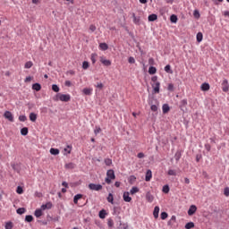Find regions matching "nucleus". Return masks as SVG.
I'll use <instances>...</instances> for the list:
<instances>
[{"label":"nucleus","instance_id":"47","mask_svg":"<svg viewBox=\"0 0 229 229\" xmlns=\"http://www.w3.org/2000/svg\"><path fill=\"white\" fill-rule=\"evenodd\" d=\"M107 225L109 226V228H112V226H114V220L112 218H109L107 220Z\"/></svg>","mask_w":229,"mask_h":229},{"label":"nucleus","instance_id":"26","mask_svg":"<svg viewBox=\"0 0 229 229\" xmlns=\"http://www.w3.org/2000/svg\"><path fill=\"white\" fill-rule=\"evenodd\" d=\"M65 169H74L76 167V165L74 163H68L64 165Z\"/></svg>","mask_w":229,"mask_h":229},{"label":"nucleus","instance_id":"63","mask_svg":"<svg viewBox=\"0 0 229 229\" xmlns=\"http://www.w3.org/2000/svg\"><path fill=\"white\" fill-rule=\"evenodd\" d=\"M138 158H144V153L142 152L138 153Z\"/></svg>","mask_w":229,"mask_h":229},{"label":"nucleus","instance_id":"29","mask_svg":"<svg viewBox=\"0 0 229 229\" xmlns=\"http://www.w3.org/2000/svg\"><path fill=\"white\" fill-rule=\"evenodd\" d=\"M51 155H60V150L58 148H50Z\"/></svg>","mask_w":229,"mask_h":229},{"label":"nucleus","instance_id":"31","mask_svg":"<svg viewBox=\"0 0 229 229\" xmlns=\"http://www.w3.org/2000/svg\"><path fill=\"white\" fill-rule=\"evenodd\" d=\"M107 201L108 203H111L112 205H114V195L112 193L108 194Z\"/></svg>","mask_w":229,"mask_h":229},{"label":"nucleus","instance_id":"64","mask_svg":"<svg viewBox=\"0 0 229 229\" xmlns=\"http://www.w3.org/2000/svg\"><path fill=\"white\" fill-rule=\"evenodd\" d=\"M224 17H229V11H225L223 13Z\"/></svg>","mask_w":229,"mask_h":229},{"label":"nucleus","instance_id":"18","mask_svg":"<svg viewBox=\"0 0 229 229\" xmlns=\"http://www.w3.org/2000/svg\"><path fill=\"white\" fill-rule=\"evenodd\" d=\"M132 18H133V23L139 26V24H140V17H136L135 13H133Z\"/></svg>","mask_w":229,"mask_h":229},{"label":"nucleus","instance_id":"2","mask_svg":"<svg viewBox=\"0 0 229 229\" xmlns=\"http://www.w3.org/2000/svg\"><path fill=\"white\" fill-rule=\"evenodd\" d=\"M112 180H115V173L114 172V170H108L106 172V182L110 184L112 183Z\"/></svg>","mask_w":229,"mask_h":229},{"label":"nucleus","instance_id":"24","mask_svg":"<svg viewBox=\"0 0 229 229\" xmlns=\"http://www.w3.org/2000/svg\"><path fill=\"white\" fill-rule=\"evenodd\" d=\"M162 109H163V114H167L169 110H171V108L169 107V105L167 104L163 105Z\"/></svg>","mask_w":229,"mask_h":229},{"label":"nucleus","instance_id":"12","mask_svg":"<svg viewBox=\"0 0 229 229\" xmlns=\"http://www.w3.org/2000/svg\"><path fill=\"white\" fill-rule=\"evenodd\" d=\"M34 216L36 217H42V216H44L43 209L41 208H38V209H36L35 212H34Z\"/></svg>","mask_w":229,"mask_h":229},{"label":"nucleus","instance_id":"37","mask_svg":"<svg viewBox=\"0 0 229 229\" xmlns=\"http://www.w3.org/2000/svg\"><path fill=\"white\" fill-rule=\"evenodd\" d=\"M25 221H26L27 223H31V221H33V216H31V215L26 216H25Z\"/></svg>","mask_w":229,"mask_h":229},{"label":"nucleus","instance_id":"56","mask_svg":"<svg viewBox=\"0 0 229 229\" xmlns=\"http://www.w3.org/2000/svg\"><path fill=\"white\" fill-rule=\"evenodd\" d=\"M151 81H153V83H158V77L153 76V77L151 78Z\"/></svg>","mask_w":229,"mask_h":229},{"label":"nucleus","instance_id":"52","mask_svg":"<svg viewBox=\"0 0 229 229\" xmlns=\"http://www.w3.org/2000/svg\"><path fill=\"white\" fill-rule=\"evenodd\" d=\"M167 216H168V215H167L166 212H162L161 213V219H163V220L167 219Z\"/></svg>","mask_w":229,"mask_h":229},{"label":"nucleus","instance_id":"51","mask_svg":"<svg viewBox=\"0 0 229 229\" xmlns=\"http://www.w3.org/2000/svg\"><path fill=\"white\" fill-rule=\"evenodd\" d=\"M150 110H152V112H157L158 110V106L157 105H152L150 106Z\"/></svg>","mask_w":229,"mask_h":229},{"label":"nucleus","instance_id":"44","mask_svg":"<svg viewBox=\"0 0 229 229\" xmlns=\"http://www.w3.org/2000/svg\"><path fill=\"white\" fill-rule=\"evenodd\" d=\"M16 192H17V194H23L24 190L22 189V187L18 186L16 189Z\"/></svg>","mask_w":229,"mask_h":229},{"label":"nucleus","instance_id":"16","mask_svg":"<svg viewBox=\"0 0 229 229\" xmlns=\"http://www.w3.org/2000/svg\"><path fill=\"white\" fill-rule=\"evenodd\" d=\"M146 199L148 203H153V200L155 199V197L149 192L146 194Z\"/></svg>","mask_w":229,"mask_h":229},{"label":"nucleus","instance_id":"23","mask_svg":"<svg viewBox=\"0 0 229 229\" xmlns=\"http://www.w3.org/2000/svg\"><path fill=\"white\" fill-rule=\"evenodd\" d=\"M90 60L94 65V64H96V62L98 60V54H96V53L91 54Z\"/></svg>","mask_w":229,"mask_h":229},{"label":"nucleus","instance_id":"10","mask_svg":"<svg viewBox=\"0 0 229 229\" xmlns=\"http://www.w3.org/2000/svg\"><path fill=\"white\" fill-rule=\"evenodd\" d=\"M123 201H125L126 203H130V201H131V197H130V192L125 191L123 192Z\"/></svg>","mask_w":229,"mask_h":229},{"label":"nucleus","instance_id":"39","mask_svg":"<svg viewBox=\"0 0 229 229\" xmlns=\"http://www.w3.org/2000/svg\"><path fill=\"white\" fill-rule=\"evenodd\" d=\"M137 192H139V189L137 188V187H132L131 189V191H130V193L131 194H137Z\"/></svg>","mask_w":229,"mask_h":229},{"label":"nucleus","instance_id":"61","mask_svg":"<svg viewBox=\"0 0 229 229\" xmlns=\"http://www.w3.org/2000/svg\"><path fill=\"white\" fill-rule=\"evenodd\" d=\"M180 158H182V155L180 154H175V160L178 162V160H180Z\"/></svg>","mask_w":229,"mask_h":229},{"label":"nucleus","instance_id":"14","mask_svg":"<svg viewBox=\"0 0 229 229\" xmlns=\"http://www.w3.org/2000/svg\"><path fill=\"white\" fill-rule=\"evenodd\" d=\"M151 178H153V174H152L151 170H148L146 173L145 180L147 182H151Z\"/></svg>","mask_w":229,"mask_h":229},{"label":"nucleus","instance_id":"62","mask_svg":"<svg viewBox=\"0 0 229 229\" xmlns=\"http://www.w3.org/2000/svg\"><path fill=\"white\" fill-rule=\"evenodd\" d=\"M225 196H229V188L225 189Z\"/></svg>","mask_w":229,"mask_h":229},{"label":"nucleus","instance_id":"48","mask_svg":"<svg viewBox=\"0 0 229 229\" xmlns=\"http://www.w3.org/2000/svg\"><path fill=\"white\" fill-rule=\"evenodd\" d=\"M163 192H165V194H168L169 193V185H165L163 187Z\"/></svg>","mask_w":229,"mask_h":229},{"label":"nucleus","instance_id":"11","mask_svg":"<svg viewBox=\"0 0 229 229\" xmlns=\"http://www.w3.org/2000/svg\"><path fill=\"white\" fill-rule=\"evenodd\" d=\"M72 151V146L67 145V147L64 148V156L71 155Z\"/></svg>","mask_w":229,"mask_h":229},{"label":"nucleus","instance_id":"27","mask_svg":"<svg viewBox=\"0 0 229 229\" xmlns=\"http://www.w3.org/2000/svg\"><path fill=\"white\" fill-rule=\"evenodd\" d=\"M170 21L171 22H174V23L178 22V16H176V14H172L170 17Z\"/></svg>","mask_w":229,"mask_h":229},{"label":"nucleus","instance_id":"30","mask_svg":"<svg viewBox=\"0 0 229 229\" xmlns=\"http://www.w3.org/2000/svg\"><path fill=\"white\" fill-rule=\"evenodd\" d=\"M89 67H90V64H89L88 61H84L82 63V69H84V71H87V69H89Z\"/></svg>","mask_w":229,"mask_h":229},{"label":"nucleus","instance_id":"41","mask_svg":"<svg viewBox=\"0 0 229 229\" xmlns=\"http://www.w3.org/2000/svg\"><path fill=\"white\" fill-rule=\"evenodd\" d=\"M52 90H54V92H60V88L58 87V85L54 84L52 86Z\"/></svg>","mask_w":229,"mask_h":229},{"label":"nucleus","instance_id":"42","mask_svg":"<svg viewBox=\"0 0 229 229\" xmlns=\"http://www.w3.org/2000/svg\"><path fill=\"white\" fill-rule=\"evenodd\" d=\"M19 121H21V123H26V121H28V118L26 117V115H20Z\"/></svg>","mask_w":229,"mask_h":229},{"label":"nucleus","instance_id":"28","mask_svg":"<svg viewBox=\"0 0 229 229\" xmlns=\"http://www.w3.org/2000/svg\"><path fill=\"white\" fill-rule=\"evenodd\" d=\"M148 73H150V74H157V68L155 66H150L148 68Z\"/></svg>","mask_w":229,"mask_h":229},{"label":"nucleus","instance_id":"17","mask_svg":"<svg viewBox=\"0 0 229 229\" xmlns=\"http://www.w3.org/2000/svg\"><path fill=\"white\" fill-rule=\"evenodd\" d=\"M33 90H36L37 92L40 91L42 89V86L39 83H34L32 85Z\"/></svg>","mask_w":229,"mask_h":229},{"label":"nucleus","instance_id":"3","mask_svg":"<svg viewBox=\"0 0 229 229\" xmlns=\"http://www.w3.org/2000/svg\"><path fill=\"white\" fill-rule=\"evenodd\" d=\"M89 189L90 191H101L103 189V185L101 184H96V183H89Z\"/></svg>","mask_w":229,"mask_h":229},{"label":"nucleus","instance_id":"36","mask_svg":"<svg viewBox=\"0 0 229 229\" xmlns=\"http://www.w3.org/2000/svg\"><path fill=\"white\" fill-rule=\"evenodd\" d=\"M201 40H203V33L199 32L197 34V42H201Z\"/></svg>","mask_w":229,"mask_h":229},{"label":"nucleus","instance_id":"43","mask_svg":"<svg viewBox=\"0 0 229 229\" xmlns=\"http://www.w3.org/2000/svg\"><path fill=\"white\" fill-rule=\"evenodd\" d=\"M13 228V224L12 222H7L5 224V229H12Z\"/></svg>","mask_w":229,"mask_h":229},{"label":"nucleus","instance_id":"55","mask_svg":"<svg viewBox=\"0 0 229 229\" xmlns=\"http://www.w3.org/2000/svg\"><path fill=\"white\" fill-rule=\"evenodd\" d=\"M100 132H101V127H96L94 131L95 135H98V133H100Z\"/></svg>","mask_w":229,"mask_h":229},{"label":"nucleus","instance_id":"32","mask_svg":"<svg viewBox=\"0 0 229 229\" xmlns=\"http://www.w3.org/2000/svg\"><path fill=\"white\" fill-rule=\"evenodd\" d=\"M165 72H167L168 74H173V70L171 69V65H170V64H167V65L165 67Z\"/></svg>","mask_w":229,"mask_h":229},{"label":"nucleus","instance_id":"54","mask_svg":"<svg viewBox=\"0 0 229 229\" xmlns=\"http://www.w3.org/2000/svg\"><path fill=\"white\" fill-rule=\"evenodd\" d=\"M168 90H170L171 92L174 90V85L173 83L168 84Z\"/></svg>","mask_w":229,"mask_h":229},{"label":"nucleus","instance_id":"40","mask_svg":"<svg viewBox=\"0 0 229 229\" xmlns=\"http://www.w3.org/2000/svg\"><path fill=\"white\" fill-rule=\"evenodd\" d=\"M169 176H176V170L170 169L168 170Z\"/></svg>","mask_w":229,"mask_h":229},{"label":"nucleus","instance_id":"25","mask_svg":"<svg viewBox=\"0 0 229 229\" xmlns=\"http://www.w3.org/2000/svg\"><path fill=\"white\" fill-rule=\"evenodd\" d=\"M29 117L30 121H31L32 123H35L37 121V114L35 113H30Z\"/></svg>","mask_w":229,"mask_h":229},{"label":"nucleus","instance_id":"9","mask_svg":"<svg viewBox=\"0 0 229 229\" xmlns=\"http://www.w3.org/2000/svg\"><path fill=\"white\" fill-rule=\"evenodd\" d=\"M152 89L156 94H158L160 92V83L159 82H154L152 84Z\"/></svg>","mask_w":229,"mask_h":229},{"label":"nucleus","instance_id":"53","mask_svg":"<svg viewBox=\"0 0 229 229\" xmlns=\"http://www.w3.org/2000/svg\"><path fill=\"white\" fill-rule=\"evenodd\" d=\"M34 196L36 197V198H42V192H40V191H36L35 193H34Z\"/></svg>","mask_w":229,"mask_h":229},{"label":"nucleus","instance_id":"13","mask_svg":"<svg viewBox=\"0 0 229 229\" xmlns=\"http://www.w3.org/2000/svg\"><path fill=\"white\" fill-rule=\"evenodd\" d=\"M201 90H203L204 92H207V90H210V84L204 82L202 83V85L200 86Z\"/></svg>","mask_w":229,"mask_h":229},{"label":"nucleus","instance_id":"5","mask_svg":"<svg viewBox=\"0 0 229 229\" xmlns=\"http://www.w3.org/2000/svg\"><path fill=\"white\" fill-rule=\"evenodd\" d=\"M222 90L223 92H228L229 90V84L228 80H224L222 82Z\"/></svg>","mask_w":229,"mask_h":229},{"label":"nucleus","instance_id":"45","mask_svg":"<svg viewBox=\"0 0 229 229\" xmlns=\"http://www.w3.org/2000/svg\"><path fill=\"white\" fill-rule=\"evenodd\" d=\"M96 30H98V28L96 27V25H94V24L89 25V31H90L91 33H94V31H96Z\"/></svg>","mask_w":229,"mask_h":229},{"label":"nucleus","instance_id":"59","mask_svg":"<svg viewBox=\"0 0 229 229\" xmlns=\"http://www.w3.org/2000/svg\"><path fill=\"white\" fill-rule=\"evenodd\" d=\"M181 105H182V106H187V99H182L181 101Z\"/></svg>","mask_w":229,"mask_h":229},{"label":"nucleus","instance_id":"49","mask_svg":"<svg viewBox=\"0 0 229 229\" xmlns=\"http://www.w3.org/2000/svg\"><path fill=\"white\" fill-rule=\"evenodd\" d=\"M193 16L195 17V19H199V17H200L199 11L195 10L193 13Z\"/></svg>","mask_w":229,"mask_h":229},{"label":"nucleus","instance_id":"8","mask_svg":"<svg viewBox=\"0 0 229 229\" xmlns=\"http://www.w3.org/2000/svg\"><path fill=\"white\" fill-rule=\"evenodd\" d=\"M196 210H198V208L194 205H191L188 210V216H194V214H196Z\"/></svg>","mask_w":229,"mask_h":229},{"label":"nucleus","instance_id":"34","mask_svg":"<svg viewBox=\"0 0 229 229\" xmlns=\"http://www.w3.org/2000/svg\"><path fill=\"white\" fill-rule=\"evenodd\" d=\"M17 214H20V216H22V214H24L26 212V208H19L17 210H16Z\"/></svg>","mask_w":229,"mask_h":229},{"label":"nucleus","instance_id":"57","mask_svg":"<svg viewBox=\"0 0 229 229\" xmlns=\"http://www.w3.org/2000/svg\"><path fill=\"white\" fill-rule=\"evenodd\" d=\"M31 80H33V77H31V76H29V77H26L25 78V83H30V81H31Z\"/></svg>","mask_w":229,"mask_h":229},{"label":"nucleus","instance_id":"22","mask_svg":"<svg viewBox=\"0 0 229 229\" xmlns=\"http://www.w3.org/2000/svg\"><path fill=\"white\" fill-rule=\"evenodd\" d=\"M81 198H83V195H81V194L75 195L73 198V203L75 205H78V201H79V199H81Z\"/></svg>","mask_w":229,"mask_h":229},{"label":"nucleus","instance_id":"35","mask_svg":"<svg viewBox=\"0 0 229 229\" xmlns=\"http://www.w3.org/2000/svg\"><path fill=\"white\" fill-rule=\"evenodd\" d=\"M28 131H29L28 127H23V128L21 130V135H24V136L28 135Z\"/></svg>","mask_w":229,"mask_h":229},{"label":"nucleus","instance_id":"4","mask_svg":"<svg viewBox=\"0 0 229 229\" xmlns=\"http://www.w3.org/2000/svg\"><path fill=\"white\" fill-rule=\"evenodd\" d=\"M100 62L101 64H103V65H105L106 67H110V65H112V61L106 59L105 57L101 56L100 57Z\"/></svg>","mask_w":229,"mask_h":229},{"label":"nucleus","instance_id":"38","mask_svg":"<svg viewBox=\"0 0 229 229\" xmlns=\"http://www.w3.org/2000/svg\"><path fill=\"white\" fill-rule=\"evenodd\" d=\"M185 228H186V229L194 228V223H193V222L187 223V224L185 225Z\"/></svg>","mask_w":229,"mask_h":229},{"label":"nucleus","instance_id":"58","mask_svg":"<svg viewBox=\"0 0 229 229\" xmlns=\"http://www.w3.org/2000/svg\"><path fill=\"white\" fill-rule=\"evenodd\" d=\"M128 62H129V64H135V58L131 56V57H129Z\"/></svg>","mask_w":229,"mask_h":229},{"label":"nucleus","instance_id":"50","mask_svg":"<svg viewBox=\"0 0 229 229\" xmlns=\"http://www.w3.org/2000/svg\"><path fill=\"white\" fill-rule=\"evenodd\" d=\"M106 165H112V159L111 158H106L105 159Z\"/></svg>","mask_w":229,"mask_h":229},{"label":"nucleus","instance_id":"1","mask_svg":"<svg viewBox=\"0 0 229 229\" xmlns=\"http://www.w3.org/2000/svg\"><path fill=\"white\" fill-rule=\"evenodd\" d=\"M53 99L54 101H63L64 103H69V101H71V95L58 93L55 97H54Z\"/></svg>","mask_w":229,"mask_h":229},{"label":"nucleus","instance_id":"7","mask_svg":"<svg viewBox=\"0 0 229 229\" xmlns=\"http://www.w3.org/2000/svg\"><path fill=\"white\" fill-rule=\"evenodd\" d=\"M41 210H50V208H53V203L51 202H47L46 204H43L41 206Z\"/></svg>","mask_w":229,"mask_h":229},{"label":"nucleus","instance_id":"20","mask_svg":"<svg viewBox=\"0 0 229 229\" xmlns=\"http://www.w3.org/2000/svg\"><path fill=\"white\" fill-rule=\"evenodd\" d=\"M98 47L101 51H106L108 49V45L106 43H100Z\"/></svg>","mask_w":229,"mask_h":229},{"label":"nucleus","instance_id":"19","mask_svg":"<svg viewBox=\"0 0 229 229\" xmlns=\"http://www.w3.org/2000/svg\"><path fill=\"white\" fill-rule=\"evenodd\" d=\"M149 22H154V21H157L158 19V16L157 14H150L148 17Z\"/></svg>","mask_w":229,"mask_h":229},{"label":"nucleus","instance_id":"6","mask_svg":"<svg viewBox=\"0 0 229 229\" xmlns=\"http://www.w3.org/2000/svg\"><path fill=\"white\" fill-rule=\"evenodd\" d=\"M4 117H5V119H8V121H10L11 123H13V114H12V112L6 111L4 114Z\"/></svg>","mask_w":229,"mask_h":229},{"label":"nucleus","instance_id":"21","mask_svg":"<svg viewBox=\"0 0 229 229\" xmlns=\"http://www.w3.org/2000/svg\"><path fill=\"white\" fill-rule=\"evenodd\" d=\"M92 89L91 88H86L82 90L83 94H85V96H90L92 94Z\"/></svg>","mask_w":229,"mask_h":229},{"label":"nucleus","instance_id":"15","mask_svg":"<svg viewBox=\"0 0 229 229\" xmlns=\"http://www.w3.org/2000/svg\"><path fill=\"white\" fill-rule=\"evenodd\" d=\"M160 213V208L158 206H156L153 211V216L155 219H158V214Z\"/></svg>","mask_w":229,"mask_h":229},{"label":"nucleus","instance_id":"60","mask_svg":"<svg viewBox=\"0 0 229 229\" xmlns=\"http://www.w3.org/2000/svg\"><path fill=\"white\" fill-rule=\"evenodd\" d=\"M64 85H65L66 87H71V85H72V83H71V81H66L64 82Z\"/></svg>","mask_w":229,"mask_h":229},{"label":"nucleus","instance_id":"33","mask_svg":"<svg viewBox=\"0 0 229 229\" xmlns=\"http://www.w3.org/2000/svg\"><path fill=\"white\" fill-rule=\"evenodd\" d=\"M33 67V62L29 61L25 64L24 68L25 69H31Z\"/></svg>","mask_w":229,"mask_h":229},{"label":"nucleus","instance_id":"46","mask_svg":"<svg viewBox=\"0 0 229 229\" xmlns=\"http://www.w3.org/2000/svg\"><path fill=\"white\" fill-rule=\"evenodd\" d=\"M106 216V213L104 210L99 212L100 219H105Z\"/></svg>","mask_w":229,"mask_h":229}]
</instances>
